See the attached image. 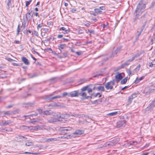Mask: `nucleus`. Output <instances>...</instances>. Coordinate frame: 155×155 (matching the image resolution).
I'll use <instances>...</instances> for the list:
<instances>
[{
	"label": "nucleus",
	"mask_w": 155,
	"mask_h": 155,
	"mask_svg": "<svg viewBox=\"0 0 155 155\" xmlns=\"http://www.w3.org/2000/svg\"><path fill=\"white\" fill-rule=\"evenodd\" d=\"M122 46H120L117 48L116 50L112 52L110 56L108 57H105L103 58V61L101 62V65H103L104 63V62L107 61L109 58L114 57L115 55H116L118 53H119L121 51Z\"/></svg>",
	"instance_id": "nucleus-1"
},
{
	"label": "nucleus",
	"mask_w": 155,
	"mask_h": 155,
	"mask_svg": "<svg viewBox=\"0 0 155 155\" xmlns=\"http://www.w3.org/2000/svg\"><path fill=\"white\" fill-rule=\"evenodd\" d=\"M141 18L143 20L146 19V20L144 22V24L143 25L140 29L141 32H142L144 29L146 24L147 23H149L150 22L151 20V18H150V16L147 13H146L144 15H143L141 17Z\"/></svg>",
	"instance_id": "nucleus-2"
},
{
	"label": "nucleus",
	"mask_w": 155,
	"mask_h": 155,
	"mask_svg": "<svg viewBox=\"0 0 155 155\" xmlns=\"http://www.w3.org/2000/svg\"><path fill=\"white\" fill-rule=\"evenodd\" d=\"M69 97H77L78 95L80 96H86V93L85 92H80L79 90H76L73 91H72L69 93Z\"/></svg>",
	"instance_id": "nucleus-3"
},
{
	"label": "nucleus",
	"mask_w": 155,
	"mask_h": 155,
	"mask_svg": "<svg viewBox=\"0 0 155 155\" xmlns=\"http://www.w3.org/2000/svg\"><path fill=\"white\" fill-rule=\"evenodd\" d=\"M145 8L146 5L145 4L143 3H139L134 12L137 13L140 12L141 15L143 12L142 10H144Z\"/></svg>",
	"instance_id": "nucleus-4"
},
{
	"label": "nucleus",
	"mask_w": 155,
	"mask_h": 155,
	"mask_svg": "<svg viewBox=\"0 0 155 155\" xmlns=\"http://www.w3.org/2000/svg\"><path fill=\"white\" fill-rule=\"evenodd\" d=\"M32 11L29 10L28 12L23 16V20L24 21L29 20H31L33 18V12L32 13Z\"/></svg>",
	"instance_id": "nucleus-5"
},
{
	"label": "nucleus",
	"mask_w": 155,
	"mask_h": 155,
	"mask_svg": "<svg viewBox=\"0 0 155 155\" xmlns=\"http://www.w3.org/2000/svg\"><path fill=\"white\" fill-rule=\"evenodd\" d=\"M53 94H51L48 95H46L43 97V99L46 100L47 101H49L51 100H54L56 98H59L61 97V95H58L53 97H51Z\"/></svg>",
	"instance_id": "nucleus-6"
},
{
	"label": "nucleus",
	"mask_w": 155,
	"mask_h": 155,
	"mask_svg": "<svg viewBox=\"0 0 155 155\" xmlns=\"http://www.w3.org/2000/svg\"><path fill=\"white\" fill-rule=\"evenodd\" d=\"M114 84V80H113L112 81L107 83L105 85V87L107 90L109 89L111 90L113 89V86Z\"/></svg>",
	"instance_id": "nucleus-7"
},
{
	"label": "nucleus",
	"mask_w": 155,
	"mask_h": 155,
	"mask_svg": "<svg viewBox=\"0 0 155 155\" xmlns=\"http://www.w3.org/2000/svg\"><path fill=\"white\" fill-rule=\"evenodd\" d=\"M139 56V55L138 54H136L133 55V56L131 59L129 60L128 61H126L125 63L121 65L120 67L119 68H124V67H126L129 64L130 62L132 61L136 57H137Z\"/></svg>",
	"instance_id": "nucleus-8"
},
{
	"label": "nucleus",
	"mask_w": 155,
	"mask_h": 155,
	"mask_svg": "<svg viewBox=\"0 0 155 155\" xmlns=\"http://www.w3.org/2000/svg\"><path fill=\"white\" fill-rule=\"evenodd\" d=\"M119 141V138H114L110 141L107 142L106 143V146H111L114 145L117 143Z\"/></svg>",
	"instance_id": "nucleus-9"
},
{
	"label": "nucleus",
	"mask_w": 155,
	"mask_h": 155,
	"mask_svg": "<svg viewBox=\"0 0 155 155\" xmlns=\"http://www.w3.org/2000/svg\"><path fill=\"white\" fill-rule=\"evenodd\" d=\"M117 75L115 77V78L117 83L119 82L123 78L122 74L123 73H120L119 72H117Z\"/></svg>",
	"instance_id": "nucleus-10"
},
{
	"label": "nucleus",
	"mask_w": 155,
	"mask_h": 155,
	"mask_svg": "<svg viewBox=\"0 0 155 155\" xmlns=\"http://www.w3.org/2000/svg\"><path fill=\"white\" fill-rule=\"evenodd\" d=\"M126 122L125 120H122L118 121L117 122V127H124L125 125Z\"/></svg>",
	"instance_id": "nucleus-11"
},
{
	"label": "nucleus",
	"mask_w": 155,
	"mask_h": 155,
	"mask_svg": "<svg viewBox=\"0 0 155 155\" xmlns=\"http://www.w3.org/2000/svg\"><path fill=\"white\" fill-rule=\"evenodd\" d=\"M155 106V99H154L152 102L149 105L147 108V110H152Z\"/></svg>",
	"instance_id": "nucleus-12"
},
{
	"label": "nucleus",
	"mask_w": 155,
	"mask_h": 155,
	"mask_svg": "<svg viewBox=\"0 0 155 155\" xmlns=\"http://www.w3.org/2000/svg\"><path fill=\"white\" fill-rule=\"evenodd\" d=\"M154 91V89L150 88V87H146L144 90V92L147 94H149L151 93H153Z\"/></svg>",
	"instance_id": "nucleus-13"
},
{
	"label": "nucleus",
	"mask_w": 155,
	"mask_h": 155,
	"mask_svg": "<svg viewBox=\"0 0 155 155\" xmlns=\"http://www.w3.org/2000/svg\"><path fill=\"white\" fill-rule=\"evenodd\" d=\"M21 60L22 62L26 65H28L30 64V63L29 60L26 57H22Z\"/></svg>",
	"instance_id": "nucleus-14"
},
{
	"label": "nucleus",
	"mask_w": 155,
	"mask_h": 155,
	"mask_svg": "<svg viewBox=\"0 0 155 155\" xmlns=\"http://www.w3.org/2000/svg\"><path fill=\"white\" fill-rule=\"evenodd\" d=\"M134 15L135 18L134 19L133 22L134 23L136 24L137 19L141 15V13L139 12L138 13H137V12H134Z\"/></svg>",
	"instance_id": "nucleus-15"
},
{
	"label": "nucleus",
	"mask_w": 155,
	"mask_h": 155,
	"mask_svg": "<svg viewBox=\"0 0 155 155\" xmlns=\"http://www.w3.org/2000/svg\"><path fill=\"white\" fill-rule=\"evenodd\" d=\"M84 131L82 130H77L74 133V134L75 136H78L84 133Z\"/></svg>",
	"instance_id": "nucleus-16"
},
{
	"label": "nucleus",
	"mask_w": 155,
	"mask_h": 155,
	"mask_svg": "<svg viewBox=\"0 0 155 155\" xmlns=\"http://www.w3.org/2000/svg\"><path fill=\"white\" fill-rule=\"evenodd\" d=\"M104 74V71L101 70L99 72H97L95 75L94 76V77H97L99 76H102Z\"/></svg>",
	"instance_id": "nucleus-17"
},
{
	"label": "nucleus",
	"mask_w": 155,
	"mask_h": 155,
	"mask_svg": "<svg viewBox=\"0 0 155 155\" xmlns=\"http://www.w3.org/2000/svg\"><path fill=\"white\" fill-rule=\"evenodd\" d=\"M11 123V122L10 120H5L4 122L3 121H2L0 125H5Z\"/></svg>",
	"instance_id": "nucleus-18"
},
{
	"label": "nucleus",
	"mask_w": 155,
	"mask_h": 155,
	"mask_svg": "<svg viewBox=\"0 0 155 155\" xmlns=\"http://www.w3.org/2000/svg\"><path fill=\"white\" fill-rule=\"evenodd\" d=\"M66 47V45L65 44H60L58 46L59 49L61 51Z\"/></svg>",
	"instance_id": "nucleus-19"
},
{
	"label": "nucleus",
	"mask_w": 155,
	"mask_h": 155,
	"mask_svg": "<svg viewBox=\"0 0 155 155\" xmlns=\"http://www.w3.org/2000/svg\"><path fill=\"white\" fill-rule=\"evenodd\" d=\"M62 30L64 31V34L70 32V30L69 29H67L64 27H61L60 28L59 30Z\"/></svg>",
	"instance_id": "nucleus-20"
},
{
	"label": "nucleus",
	"mask_w": 155,
	"mask_h": 155,
	"mask_svg": "<svg viewBox=\"0 0 155 155\" xmlns=\"http://www.w3.org/2000/svg\"><path fill=\"white\" fill-rule=\"evenodd\" d=\"M69 116V115L68 114H61L60 115L59 117L60 118L63 119L66 118H67Z\"/></svg>",
	"instance_id": "nucleus-21"
},
{
	"label": "nucleus",
	"mask_w": 155,
	"mask_h": 155,
	"mask_svg": "<svg viewBox=\"0 0 155 155\" xmlns=\"http://www.w3.org/2000/svg\"><path fill=\"white\" fill-rule=\"evenodd\" d=\"M97 88L99 91H104V86L101 85H98L97 86Z\"/></svg>",
	"instance_id": "nucleus-22"
},
{
	"label": "nucleus",
	"mask_w": 155,
	"mask_h": 155,
	"mask_svg": "<svg viewBox=\"0 0 155 155\" xmlns=\"http://www.w3.org/2000/svg\"><path fill=\"white\" fill-rule=\"evenodd\" d=\"M127 77L122 80L120 82V84H125L127 81Z\"/></svg>",
	"instance_id": "nucleus-23"
},
{
	"label": "nucleus",
	"mask_w": 155,
	"mask_h": 155,
	"mask_svg": "<svg viewBox=\"0 0 155 155\" xmlns=\"http://www.w3.org/2000/svg\"><path fill=\"white\" fill-rule=\"evenodd\" d=\"M51 111L50 110H46L43 112V114L44 115H51V112H50Z\"/></svg>",
	"instance_id": "nucleus-24"
},
{
	"label": "nucleus",
	"mask_w": 155,
	"mask_h": 155,
	"mask_svg": "<svg viewBox=\"0 0 155 155\" xmlns=\"http://www.w3.org/2000/svg\"><path fill=\"white\" fill-rule=\"evenodd\" d=\"M75 117L80 118L81 117H88V116L85 115L84 114H77L75 115Z\"/></svg>",
	"instance_id": "nucleus-25"
},
{
	"label": "nucleus",
	"mask_w": 155,
	"mask_h": 155,
	"mask_svg": "<svg viewBox=\"0 0 155 155\" xmlns=\"http://www.w3.org/2000/svg\"><path fill=\"white\" fill-rule=\"evenodd\" d=\"M89 87V86L88 85H87L85 87H84L83 88H82L81 89V91H80V92H81L82 93L83 91H86L87 90V89L88 88V87Z\"/></svg>",
	"instance_id": "nucleus-26"
},
{
	"label": "nucleus",
	"mask_w": 155,
	"mask_h": 155,
	"mask_svg": "<svg viewBox=\"0 0 155 155\" xmlns=\"http://www.w3.org/2000/svg\"><path fill=\"white\" fill-rule=\"evenodd\" d=\"M155 5V0H153L151 3V5L149 7V8L150 9L153 8Z\"/></svg>",
	"instance_id": "nucleus-27"
},
{
	"label": "nucleus",
	"mask_w": 155,
	"mask_h": 155,
	"mask_svg": "<svg viewBox=\"0 0 155 155\" xmlns=\"http://www.w3.org/2000/svg\"><path fill=\"white\" fill-rule=\"evenodd\" d=\"M88 81H89V80H86L84 78H82L80 79L79 81V82L80 83V84H81L84 82H86Z\"/></svg>",
	"instance_id": "nucleus-28"
},
{
	"label": "nucleus",
	"mask_w": 155,
	"mask_h": 155,
	"mask_svg": "<svg viewBox=\"0 0 155 155\" xmlns=\"http://www.w3.org/2000/svg\"><path fill=\"white\" fill-rule=\"evenodd\" d=\"M46 140L45 141L49 142H52L54 141V140H55V138H47L45 139Z\"/></svg>",
	"instance_id": "nucleus-29"
},
{
	"label": "nucleus",
	"mask_w": 155,
	"mask_h": 155,
	"mask_svg": "<svg viewBox=\"0 0 155 155\" xmlns=\"http://www.w3.org/2000/svg\"><path fill=\"white\" fill-rule=\"evenodd\" d=\"M38 115V114L36 113L35 114H30L28 115H23V117L24 118H25L26 117H33V116H36Z\"/></svg>",
	"instance_id": "nucleus-30"
},
{
	"label": "nucleus",
	"mask_w": 155,
	"mask_h": 155,
	"mask_svg": "<svg viewBox=\"0 0 155 155\" xmlns=\"http://www.w3.org/2000/svg\"><path fill=\"white\" fill-rule=\"evenodd\" d=\"M118 114V112H112L108 114H107L108 115L110 116H114L116 115H117Z\"/></svg>",
	"instance_id": "nucleus-31"
},
{
	"label": "nucleus",
	"mask_w": 155,
	"mask_h": 155,
	"mask_svg": "<svg viewBox=\"0 0 155 155\" xmlns=\"http://www.w3.org/2000/svg\"><path fill=\"white\" fill-rule=\"evenodd\" d=\"M134 98L132 96V95H131L130 96H129V97H128V102L130 103L133 99Z\"/></svg>",
	"instance_id": "nucleus-32"
},
{
	"label": "nucleus",
	"mask_w": 155,
	"mask_h": 155,
	"mask_svg": "<svg viewBox=\"0 0 155 155\" xmlns=\"http://www.w3.org/2000/svg\"><path fill=\"white\" fill-rule=\"evenodd\" d=\"M35 104L34 102H29L25 104L27 106L31 107Z\"/></svg>",
	"instance_id": "nucleus-33"
},
{
	"label": "nucleus",
	"mask_w": 155,
	"mask_h": 155,
	"mask_svg": "<svg viewBox=\"0 0 155 155\" xmlns=\"http://www.w3.org/2000/svg\"><path fill=\"white\" fill-rule=\"evenodd\" d=\"M71 129L70 127H69L68 128L63 129L62 130V131H64V133H67V131H68L70 130Z\"/></svg>",
	"instance_id": "nucleus-34"
},
{
	"label": "nucleus",
	"mask_w": 155,
	"mask_h": 155,
	"mask_svg": "<svg viewBox=\"0 0 155 155\" xmlns=\"http://www.w3.org/2000/svg\"><path fill=\"white\" fill-rule=\"evenodd\" d=\"M4 114L5 115H10L12 113V112H10V111H7L6 112L3 111Z\"/></svg>",
	"instance_id": "nucleus-35"
},
{
	"label": "nucleus",
	"mask_w": 155,
	"mask_h": 155,
	"mask_svg": "<svg viewBox=\"0 0 155 155\" xmlns=\"http://www.w3.org/2000/svg\"><path fill=\"white\" fill-rule=\"evenodd\" d=\"M20 25H18L17 29V35H19V32L20 31Z\"/></svg>",
	"instance_id": "nucleus-36"
},
{
	"label": "nucleus",
	"mask_w": 155,
	"mask_h": 155,
	"mask_svg": "<svg viewBox=\"0 0 155 155\" xmlns=\"http://www.w3.org/2000/svg\"><path fill=\"white\" fill-rule=\"evenodd\" d=\"M33 143L31 142L28 141L26 143L25 145L26 146H29L33 145Z\"/></svg>",
	"instance_id": "nucleus-37"
},
{
	"label": "nucleus",
	"mask_w": 155,
	"mask_h": 155,
	"mask_svg": "<svg viewBox=\"0 0 155 155\" xmlns=\"http://www.w3.org/2000/svg\"><path fill=\"white\" fill-rule=\"evenodd\" d=\"M68 94H69V93H68L66 92H64L62 94V95L61 96V97H64L66 96H67L68 97V95H69Z\"/></svg>",
	"instance_id": "nucleus-38"
},
{
	"label": "nucleus",
	"mask_w": 155,
	"mask_h": 155,
	"mask_svg": "<svg viewBox=\"0 0 155 155\" xmlns=\"http://www.w3.org/2000/svg\"><path fill=\"white\" fill-rule=\"evenodd\" d=\"M31 2V0H30L29 1H26L25 4L26 6L28 7V6L30 4V3Z\"/></svg>",
	"instance_id": "nucleus-39"
},
{
	"label": "nucleus",
	"mask_w": 155,
	"mask_h": 155,
	"mask_svg": "<svg viewBox=\"0 0 155 155\" xmlns=\"http://www.w3.org/2000/svg\"><path fill=\"white\" fill-rule=\"evenodd\" d=\"M94 11L96 12L101 13L102 11L99 8H95L94 9Z\"/></svg>",
	"instance_id": "nucleus-40"
},
{
	"label": "nucleus",
	"mask_w": 155,
	"mask_h": 155,
	"mask_svg": "<svg viewBox=\"0 0 155 155\" xmlns=\"http://www.w3.org/2000/svg\"><path fill=\"white\" fill-rule=\"evenodd\" d=\"M17 137V138H18L19 139H21L22 140H23L24 139H27V138H25L24 137L21 135H18V136Z\"/></svg>",
	"instance_id": "nucleus-41"
},
{
	"label": "nucleus",
	"mask_w": 155,
	"mask_h": 155,
	"mask_svg": "<svg viewBox=\"0 0 155 155\" xmlns=\"http://www.w3.org/2000/svg\"><path fill=\"white\" fill-rule=\"evenodd\" d=\"M12 64L14 66H20V65H21L22 64H17V63H14V62H12Z\"/></svg>",
	"instance_id": "nucleus-42"
},
{
	"label": "nucleus",
	"mask_w": 155,
	"mask_h": 155,
	"mask_svg": "<svg viewBox=\"0 0 155 155\" xmlns=\"http://www.w3.org/2000/svg\"><path fill=\"white\" fill-rule=\"evenodd\" d=\"M32 34H34L37 36H38V33L35 30H33L32 32Z\"/></svg>",
	"instance_id": "nucleus-43"
},
{
	"label": "nucleus",
	"mask_w": 155,
	"mask_h": 155,
	"mask_svg": "<svg viewBox=\"0 0 155 155\" xmlns=\"http://www.w3.org/2000/svg\"><path fill=\"white\" fill-rule=\"evenodd\" d=\"M154 62L151 63L149 65V66L150 67H155V64H154Z\"/></svg>",
	"instance_id": "nucleus-44"
},
{
	"label": "nucleus",
	"mask_w": 155,
	"mask_h": 155,
	"mask_svg": "<svg viewBox=\"0 0 155 155\" xmlns=\"http://www.w3.org/2000/svg\"><path fill=\"white\" fill-rule=\"evenodd\" d=\"M33 120H34V121H31V123L33 124V123H34L35 122H36L38 121L39 120V119H38V118H37L36 119H33Z\"/></svg>",
	"instance_id": "nucleus-45"
},
{
	"label": "nucleus",
	"mask_w": 155,
	"mask_h": 155,
	"mask_svg": "<svg viewBox=\"0 0 155 155\" xmlns=\"http://www.w3.org/2000/svg\"><path fill=\"white\" fill-rule=\"evenodd\" d=\"M8 0V2L7 4V5L8 7V9H9V6L11 5V1L12 0Z\"/></svg>",
	"instance_id": "nucleus-46"
},
{
	"label": "nucleus",
	"mask_w": 155,
	"mask_h": 155,
	"mask_svg": "<svg viewBox=\"0 0 155 155\" xmlns=\"http://www.w3.org/2000/svg\"><path fill=\"white\" fill-rule=\"evenodd\" d=\"M38 76V74L36 73H34L32 75L30 76V78H33L35 77H37Z\"/></svg>",
	"instance_id": "nucleus-47"
},
{
	"label": "nucleus",
	"mask_w": 155,
	"mask_h": 155,
	"mask_svg": "<svg viewBox=\"0 0 155 155\" xmlns=\"http://www.w3.org/2000/svg\"><path fill=\"white\" fill-rule=\"evenodd\" d=\"M155 36L154 37L151 39V42L150 43L151 44V45H152L153 43V42L155 41V35H154Z\"/></svg>",
	"instance_id": "nucleus-48"
},
{
	"label": "nucleus",
	"mask_w": 155,
	"mask_h": 155,
	"mask_svg": "<svg viewBox=\"0 0 155 155\" xmlns=\"http://www.w3.org/2000/svg\"><path fill=\"white\" fill-rule=\"evenodd\" d=\"M86 96H83V97H85V99H89V98L90 99H91L92 98V97L91 96H86Z\"/></svg>",
	"instance_id": "nucleus-49"
},
{
	"label": "nucleus",
	"mask_w": 155,
	"mask_h": 155,
	"mask_svg": "<svg viewBox=\"0 0 155 155\" xmlns=\"http://www.w3.org/2000/svg\"><path fill=\"white\" fill-rule=\"evenodd\" d=\"M43 26V24L42 23L40 24H38L37 27V28L38 30V29L39 28H41V27H42Z\"/></svg>",
	"instance_id": "nucleus-50"
},
{
	"label": "nucleus",
	"mask_w": 155,
	"mask_h": 155,
	"mask_svg": "<svg viewBox=\"0 0 155 155\" xmlns=\"http://www.w3.org/2000/svg\"><path fill=\"white\" fill-rule=\"evenodd\" d=\"M98 94H99V93H97L96 94L93 93L91 94V96L94 97H96L98 96Z\"/></svg>",
	"instance_id": "nucleus-51"
},
{
	"label": "nucleus",
	"mask_w": 155,
	"mask_h": 155,
	"mask_svg": "<svg viewBox=\"0 0 155 155\" xmlns=\"http://www.w3.org/2000/svg\"><path fill=\"white\" fill-rule=\"evenodd\" d=\"M68 56V54L67 52H65L63 54V57L65 58Z\"/></svg>",
	"instance_id": "nucleus-52"
},
{
	"label": "nucleus",
	"mask_w": 155,
	"mask_h": 155,
	"mask_svg": "<svg viewBox=\"0 0 155 155\" xmlns=\"http://www.w3.org/2000/svg\"><path fill=\"white\" fill-rule=\"evenodd\" d=\"M70 38H63V42L68 41H69Z\"/></svg>",
	"instance_id": "nucleus-53"
},
{
	"label": "nucleus",
	"mask_w": 155,
	"mask_h": 155,
	"mask_svg": "<svg viewBox=\"0 0 155 155\" xmlns=\"http://www.w3.org/2000/svg\"><path fill=\"white\" fill-rule=\"evenodd\" d=\"M77 11L76 9L73 8L70 10V12L72 13H76Z\"/></svg>",
	"instance_id": "nucleus-54"
},
{
	"label": "nucleus",
	"mask_w": 155,
	"mask_h": 155,
	"mask_svg": "<svg viewBox=\"0 0 155 155\" xmlns=\"http://www.w3.org/2000/svg\"><path fill=\"white\" fill-rule=\"evenodd\" d=\"M89 33L90 34V35H91V34H95V31L94 30H90Z\"/></svg>",
	"instance_id": "nucleus-55"
},
{
	"label": "nucleus",
	"mask_w": 155,
	"mask_h": 155,
	"mask_svg": "<svg viewBox=\"0 0 155 155\" xmlns=\"http://www.w3.org/2000/svg\"><path fill=\"white\" fill-rule=\"evenodd\" d=\"M99 9L101 10H105V8L104 6H101L99 8Z\"/></svg>",
	"instance_id": "nucleus-56"
},
{
	"label": "nucleus",
	"mask_w": 155,
	"mask_h": 155,
	"mask_svg": "<svg viewBox=\"0 0 155 155\" xmlns=\"http://www.w3.org/2000/svg\"><path fill=\"white\" fill-rule=\"evenodd\" d=\"M98 85V84H95L94 85L93 87V90H95L96 89H98L97 88V86Z\"/></svg>",
	"instance_id": "nucleus-57"
},
{
	"label": "nucleus",
	"mask_w": 155,
	"mask_h": 155,
	"mask_svg": "<svg viewBox=\"0 0 155 155\" xmlns=\"http://www.w3.org/2000/svg\"><path fill=\"white\" fill-rule=\"evenodd\" d=\"M103 27L104 28H105L106 27L108 28V25H107V23H106V24H104L103 25Z\"/></svg>",
	"instance_id": "nucleus-58"
},
{
	"label": "nucleus",
	"mask_w": 155,
	"mask_h": 155,
	"mask_svg": "<svg viewBox=\"0 0 155 155\" xmlns=\"http://www.w3.org/2000/svg\"><path fill=\"white\" fill-rule=\"evenodd\" d=\"M7 60H8V61H15V60H14L13 59H11V58H7Z\"/></svg>",
	"instance_id": "nucleus-59"
},
{
	"label": "nucleus",
	"mask_w": 155,
	"mask_h": 155,
	"mask_svg": "<svg viewBox=\"0 0 155 155\" xmlns=\"http://www.w3.org/2000/svg\"><path fill=\"white\" fill-rule=\"evenodd\" d=\"M22 26L23 28V29H25L26 26V23H22Z\"/></svg>",
	"instance_id": "nucleus-60"
},
{
	"label": "nucleus",
	"mask_w": 155,
	"mask_h": 155,
	"mask_svg": "<svg viewBox=\"0 0 155 155\" xmlns=\"http://www.w3.org/2000/svg\"><path fill=\"white\" fill-rule=\"evenodd\" d=\"M127 71L128 75L129 76L131 75V72L130 69H128Z\"/></svg>",
	"instance_id": "nucleus-61"
},
{
	"label": "nucleus",
	"mask_w": 155,
	"mask_h": 155,
	"mask_svg": "<svg viewBox=\"0 0 155 155\" xmlns=\"http://www.w3.org/2000/svg\"><path fill=\"white\" fill-rule=\"evenodd\" d=\"M140 81L139 79H138V78H136V80L135 81L134 83L135 84H137Z\"/></svg>",
	"instance_id": "nucleus-62"
},
{
	"label": "nucleus",
	"mask_w": 155,
	"mask_h": 155,
	"mask_svg": "<svg viewBox=\"0 0 155 155\" xmlns=\"http://www.w3.org/2000/svg\"><path fill=\"white\" fill-rule=\"evenodd\" d=\"M137 94L135 93H134L133 94H132L131 95H132V96L134 98H135L137 97Z\"/></svg>",
	"instance_id": "nucleus-63"
},
{
	"label": "nucleus",
	"mask_w": 155,
	"mask_h": 155,
	"mask_svg": "<svg viewBox=\"0 0 155 155\" xmlns=\"http://www.w3.org/2000/svg\"><path fill=\"white\" fill-rule=\"evenodd\" d=\"M87 90L88 92V93H90L91 92L92 90V89L91 88L89 87H88V88L87 89Z\"/></svg>",
	"instance_id": "nucleus-64"
}]
</instances>
